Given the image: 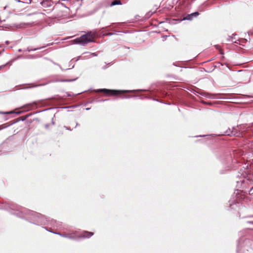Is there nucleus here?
Returning a JSON list of instances; mask_svg holds the SVG:
<instances>
[{"instance_id":"6ab92c4d","label":"nucleus","mask_w":253,"mask_h":253,"mask_svg":"<svg viewBox=\"0 0 253 253\" xmlns=\"http://www.w3.org/2000/svg\"><path fill=\"white\" fill-rule=\"evenodd\" d=\"M14 2H18V3H21V4H24V2L20 0H14Z\"/></svg>"},{"instance_id":"4be33fe9","label":"nucleus","mask_w":253,"mask_h":253,"mask_svg":"<svg viewBox=\"0 0 253 253\" xmlns=\"http://www.w3.org/2000/svg\"><path fill=\"white\" fill-rule=\"evenodd\" d=\"M87 55L83 57L82 58V59H88L89 58H87V56H88V54H86Z\"/></svg>"},{"instance_id":"2f4dec72","label":"nucleus","mask_w":253,"mask_h":253,"mask_svg":"<svg viewBox=\"0 0 253 253\" xmlns=\"http://www.w3.org/2000/svg\"><path fill=\"white\" fill-rule=\"evenodd\" d=\"M78 125V123H76V126H77Z\"/></svg>"},{"instance_id":"f257e3e1","label":"nucleus","mask_w":253,"mask_h":253,"mask_svg":"<svg viewBox=\"0 0 253 253\" xmlns=\"http://www.w3.org/2000/svg\"><path fill=\"white\" fill-rule=\"evenodd\" d=\"M12 213L21 218L25 217L27 214L30 215L32 217V219L36 222L35 224L51 225L53 227L58 228H61V224L59 222L53 219H50V218L45 217L39 213L29 211L25 208H21L18 212H12Z\"/></svg>"},{"instance_id":"c85d7f7f","label":"nucleus","mask_w":253,"mask_h":253,"mask_svg":"<svg viewBox=\"0 0 253 253\" xmlns=\"http://www.w3.org/2000/svg\"><path fill=\"white\" fill-rule=\"evenodd\" d=\"M89 109H90V108H86V110H89Z\"/></svg>"},{"instance_id":"2eb2a0df","label":"nucleus","mask_w":253,"mask_h":253,"mask_svg":"<svg viewBox=\"0 0 253 253\" xmlns=\"http://www.w3.org/2000/svg\"><path fill=\"white\" fill-rule=\"evenodd\" d=\"M248 218H250V219L247 220L246 222L248 223L253 224V216H249Z\"/></svg>"},{"instance_id":"423d86ee","label":"nucleus","mask_w":253,"mask_h":253,"mask_svg":"<svg viewBox=\"0 0 253 253\" xmlns=\"http://www.w3.org/2000/svg\"><path fill=\"white\" fill-rule=\"evenodd\" d=\"M37 105V103L35 101H34L32 103L27 104L23 106H22L21 108H23L27 111H29L33 109Z\"/></svg>"},{"instance_id":"b1692460","label":"nucleus","mask_w":253,"mask_h":253,"mask_svg":"<svg viewBox=\"0 0 253 253\" xmlns=\"http://www.w3.org/2000/svg\"><path fill=\"white\" fill-rule=\"evenodd\" d=\"M5 66V65H1V66H0V70L2 68H3V67H4Z\"/></svg>"},{"instance_id":"dca6fc26","label":"nucleus","mask_w":253,"mask_h":253,"mask_svg":"<svg viewBox=\"0 0 253 253\" xmlns=\"http://www.w3.org/2000/svg\"><path fill=\"white\" fill-rule=\"evenodd\" d=\"M35 57H36V56H35V55H30V54L28 55H27V56L25 57V58H27V59L34 58H35Z\"/></svg>"},{"instance_id":"cd10ccee","label":"nucleus","mask_w":253,"mask_h":253,"mask_svg":"<svg viewBox=\"0 0 253 253\" xmlns=\"http://www.w3.org/2000/svg\"><path fill=\"white\" fill-rule=\"evenodd\" d=\"M252 189H250V191H249V194H251L250 193H251V192L252 191Z\"/></svg>"},{"instance_id":"9b49d317","label":"nucleus","mask_w":253,"mask_h":253,"mask_svg":"<svg viewBox=\"0 0 253 253\" xmlns=\"http://www.w3.org/2000/svg\"><path fill=\"white\" fill-rule=\"evenodd\" d=\"M194 17L192 16L191 14H188L187 16H186L185 17L183 18L184 20H192L193 18Z\"/></svg>"},{"instance_id":"f03ea898","label":"nucleus","mask_w":253,"mask_h":253,"mask_svg":"<svg viewBox=\"0 0 253 253\" xmlns=\"http://www.w3.org/2000/svg\"><path fill=\"white\" fill-rule=\"evenodd\" d=\"M247 251L249 253H253V240L246 238H241L239 239L237 245V253L243 252L245 253Z\"/></svg>"},{"instance_id":"aec40b11","label":"nucleus","mask_w":253,"mask_h":253,"mask_svg":"<svg viewBox=\"0 0 253 253\" xmlns=\"http://www.w3.org/2000/svg\"><path fill=\"white\" fill-rule=\"evenodd\" d=\"M12 113V112H0V114H10Z\"/></svg>"},{"instance_id":"9d476101","label":"nucleus","mask_w":253,"mask_h":253,"mask_svg":"<svg viewBox=\"0 0 253 253\" xmlns=\"http://www.w3.org/2000/svg\"><path fill=\"white\" fill-rule=\"evenodd\" d=\"M201 94L207 97L210 98H211V99L215 98L214 95L206 93V92H203L202 93H201Z\"/></svg>"},{"instance_id":"473e14b6","label":"nucleus","mask_w":253,"mask_h":253,"mask_svg":"<svg viewBox=\"0 0 253 253\" xmlns=\"http://www.w3.org/2000/svg\"><path fill=\"white\" fill-rule=\"evenodd\" d=\"M18 51H19V52H21V49H19V50H18Z\"/></svg>"},{"instance_id":"20e7f679","label":"nucleus","mask_w":253,"mask_h":253,"mask_svg":"<svg viewBox=\"0 0 253 253\" xmlns=\"http://www.w3.org/2000/svg\"><path fill=\"white\" fill-rule=\"evenodd\" d=\"M139 91V90H111L106 88L98 89L95 90L96 92H102L106 93H109L112 95H116L124 92H135Z\"/></svg>"},{"instance_id":"4468645a","label":"nucleus","mask_w":253,"mask_h":253,"mask_svg":"<svg viewBox=\"0 0 253 253\" xmlns=\"http://www.w3.org/2000/svg\"><path fill=\"white\" fill-rule=\"evenodd\" d=\"M85 54H88L87 58H90L91 56H96L97 54L96 53L85 52Z\"/></svg>"},{"instance_id":"bb28decb","label":"nucleus","mask_w":253,"mask_h":253,"mask_svg":"<svg viewBox=\"0 0 253 253\" xmlns=\"http://www.w3.org/2000/svg\"><path fill=\"white\" fill-rule=\"evenodd\" d=\"M20 113H21V112H16V114H20Z\"/></svg>"},{"instance_id":"5701e85b","label":"nucleus","mask_w":253,"mask_h":253,"mask_svg":"<svg viewBox=\"0 0 253 253\" xmlns=\"http://www.w3.org/2000/svg\"><path fill=\"white\" fill-rule=\"evenodd\" d=\"M237 204H239L238 203H235V205H236ZM230 206L231 207V206H234V204H230Z\"/></svg>"},{"instance_id":"7ed1b4c3","label":"nucleus","mask_w":253,"mask_h":253,"mask_svg":"<svg viewBox=\"0 0 253 253\" xmlns=\"http://www.w3.org/2000/svg\"><path fill=\"white\" fill-rule=\"evenodd\" d=\"M96 33L90 31L77 38L75 41L76 43L84 45L89 42H93Z\"/></svg>"},{"instance_id":"a878e982","label":"nucleus","mask_w":253,"mask_h":253,"mask_svg":"<svg viewBox=\"0 0 253 253\" xmlns=\"http://www.w3.org/2000/svg\"><path fill=\"white\" fill-rule=\"evenodd\" d=\"M66 127V128L67 129H68V130H71V129H70V128H68V127Z\"/></svg>"},{"instance_id":"0eeeda50","label":"nucleus","mask_w":253,"mask_h":253,"mask_svg":"<svg viewBox=\"0 0 253 253\" xmlns=\"http://www.w3.org/2000/svg\"><path fill=\"white\" fill-rule=\"evenodd\" d=\"M47 231H49V232H50L53 234H57V235H60V236L61 237H65V238H69V239H74V237L71 234H61L60 233H57V232H53L51 230H50L48 228H47V227H45L44 228Z\"/></svg>"},{"instance_id":"c756f323","label":"nucleus","mask_w":253,"mask_h":253,"mask_svg":"<svg viewBox=\"0 0 253 253\" xmlns=\"http://www.w3.org/2000/svg\"><path fill=\"white\" fill-rule=\"evenodd\" d=\"M25 120V118H24V119L22 118V121H24V120Z\"/></svg>"},{"instance_id":"ddd939ff","label":"nucleus","mask_w":253,"mask_h":253,"mask_svg":"<svg viewBox=\"0 0 253 253\" xmlns=\"http://www.w3.org/2000/svg\"><path fill=\"white\" fill-rule=\"evenodd\" d=\"M26 25H27V24L24 23H21L19 24H17V25H14V26L17 28H22L24 26H25Z\"/></svg>"},{"instance_id":"f8f14e48","label":"nucleus","mask_w":253,"mask_h":253,"mask_svg":"<svg viewBox=\"0 0 253 253\" xmlns=\"http://www.w3.org/2000/svg\"><path fill=\"white\" fill-rule=\"evenodd\" d=\"M46 46H42V47H38V48H29V47L27 48V50L28 51V52H30V51H36V50H39V49H40L41 48H42L44 47H45Z\"/></svg>"},{"instance_id":"1a4fd4ad","label":"nucleus","mask_w":253,"mask_h":253,"mask_svg":"<svg viewBox=\"0 0 253 253\" xmlns=\"http://www.w3.org/2000/svg\"><path fill=\"white\" fill-rule=\"evenodd\" d=\"M122 2L120 0H114L112 1L111 3L110 4V6H114L116 5H121Z\"/></svg>"},{"instance_id":"393cba45","label":"nucleus","mask_w":253,"mask_h":253,"mask_svg":"<svg viewBox=\"0 0 253 253\" xmlns=\"http://www.w3.org/2000/svg\"><path fill=\"white\" fill-rule=\"evenodd\" d=\"M113 35V33H108L107 34V35H109V36H111V35Z\"/></svg>"},{"instance_id":"39448f33","label":"nucleus","mask_w":253,"mask_h":253,"mask_svg":"<svg viewBox=\"0 0 253 253\" xmlns=\"http://www.w3.org/2000/svg\"><path fill=\"white\" fill-rule=\"evenodd\" d=\"M237 133V129L235 127H232V129H231V128H229L227 130H226L223 133V134H222L221 135L233 136V135H236Z\"/></svg>"},{"instance_id":"412c9836","label":"nucleus","mask_w":253,"mask_h":253,"mask_svg":"<svg viewBox=\"0 0 253 253\" xmlns=\"http://www.w3.org/2000/svg\"><path fill=\"white\" fill-rule=\"evenodd\" d=\"M208 5V3H203L201 6V7H205V6H207Z\"/></svg>"},{"instance_id":"72a5a7b5","label":"nucleus","mask_w":253,"mask_h":253,"mask_svg":"<svg viewBox=\"0 0 253 253\" xmlns=\"http://www.w3.org/2000/svg\"><path fill=\"white\" fill-rule=\"evenodd\" d=\"M1 129H2V128L0 127V130Z\"/></svg>"},{"instance_id":"f3484780","label":"nucleus","mask_w":253,"mask_h":253,"mask_svg":"<svg viewBox=\"0 0 253 253\" xmlns=\"http://www.w3.org/2000/svg\"><path fill=\"white\" fill-rule=\"evenodd\" d=\"M191 14H192V16L195 17H197L199 14L198 12H193Z\"/></svg>"},{"instance_id":"6e6552de","label":"nucleus","mask_w":253,"mask_h":253,"mask_svg":"<svg viewBox=\"0 0 253 253\" xmlns=\"http://www.w3.org/2000/svg\"><path fill=\"white\" fill-rule=\"evenodd\" d=\"M93 235V233L84 231L80 236L81 238H89Z\"/></svg>"},{"instance_id":"a211bd4d","label":"nucleus","mask_w":253,"mask_h":253,"mask_svg":"<svg viewBox=\"0 0 253 253\" xmlns=\"http://www.w3.org/2000/svg\"><path fill=\"white\" fill-rule=\"evenodd\" d=\"M76 79H73V80H62L60 81L61 82H70L75 81Z\"/></svg>"},{"instance_id":"7c9ffc66","label":"nucleus","mask_w":253,"mask_h":253,"mask_svg":"<svg viewBox=\"0 0 253 253\" xmlns=\"http://www.w3.org/2000/svg\"><path fill=\"white\" fill-rule=\"evenodd\" d=\"M25 120V118H24V119L22 118V121H24V120Z\"/></svg>"}]
</instances>
